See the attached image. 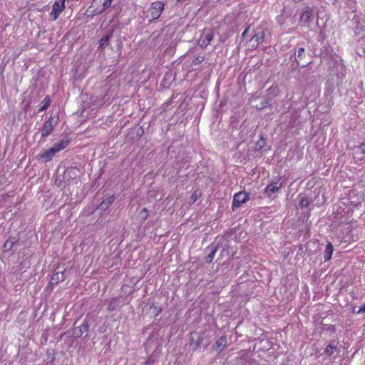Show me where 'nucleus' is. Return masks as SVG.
Listing matches in <instances>:
<instances>
[{"label":"nucleus","instance_id":"412c9836","mask_svg":"<svg viewBox=\"0 0 365 365\" xmlns=\"http://www.w3.org/2000/svg\"><path fill=\"white\" fill-rule=\"evenodd\" d=\"M110 37H111V34H108V35H106L105 36H103V38H101V40L99 41L98 49L103 50L106 46H108Z\"/></svg>","mask_w":365,"mask_h":365},{"label":"nucleus","instance_id":"39448f33","mask_svg":"<svg viewBox=\"0 0 365 365\" xmlns=\"http://www.w3.org/2000/svg\"><path fill=\"white\" fill-rule=\"evenodd\" d=\"M282 187L281 178H277V180L272 181L265 187L263 193L267 197H271L273 194L278 192Z\"/></svg>","mask_w":365,"mask_h":365},{"label":"nucleus","instance_id":"6ab92c4d","mask_svg":"<svg viewBox=\"0 0 365 365\" xmlns=\"http://www.w3.org/2000/svg\"><path fill=\"white\" fill-rule=\"evenodd\" d=\"M336 348L337 344L334 340H333L324 349V353L327 356H331L336 351Z\"/></svg>","mask_w":365,"mask_h":365},{"label":"nucleus","instance_id":"393cba45","mask_svg":"<svg viewBox=\"0 0 365 365\" xmlns=\"http://www.w3.org/2000/svg\"><path fill=\"white\" fill-rule=\"evenodd\" d=\"M118 306V300L116 299H113L108 305V311H113Z\"/></svg>","mask_w":365,"mask_h":365},{"label":"nucleus","instance_id":"9b49d317","mask_svg":"<svg viewBox=\"0 0 365 365\" xmlns=\"http://www.w3.org/2000/svg\"><path fill=\"white\" fill-rule=\"evenodd\" d=\"M89 325L87 321L84 320L83 322L78 327H76L73 329L72 336L74 338L81 337L83 334L88 332Z\"/></svg>","mask_w":365,"mask_h":365},{"label":"nucleus","instance_id":"2eb2a0df","mask_svg":"<svg viewBox=\"0 0 365 365\" xmlns=\"http://www.w3.org/2000/svg\"><path fill=\"white\" fill-rule=\"evenodd\" d=\"M66 279L63 272H58L52 274L49 284L51 285H56L59 282H63Z\"/></svg>","mask_w":365,"mask_h":365},{"label":"nucleus","instance_id":"4be33fe9","mask_svg":"<svg viewBox=\"0 0 365 365\" xmlns=\"http://www.w3.org/2000/svg\"><path fill=\"white\" fill-rule=\"evenodd\" d=\"M16 242V240H15L14 238H10V239L7 240L4 245V251L5 252L10 251L12 249V247H14V245L15 244Z\"/></svg>","mask_w":365,"mask_h":365},{"label":"nucleus","instance_id":"a878e982","mask_svg":"<svg viewBox=\"0 0 365 365\" xmlns=\"http://www.w3.org/2000/svg\"><path fill=\"white\" fill-rule=\"evenodd\" d=\"M216 252H217V248H216V247H215V248H213V249L211 250V252H210V254L207 256V258H206V259H207V262H209V263H210V262H211L212 261V259H213V258H214V257H215V254H216Z\"/></svg>","mask_w":365,"mask_h":365},{"label":"nucleus","instance_id":"aec40b11","mask_svg":"<svg viewBox=\"0 0 365 365\" xmlns=\"http://www.w3.org/2000/svg\"><path fill=\"white\" fill-rule=\"evenodd\" d=\"M114 200V196L112 195L105 200L102 201L101 204L98 205V209L101 210H106L108 209V207L112 204V202Z\"/></svg>","mask_w":365,"mask_h":365},{"label":"nucleus","instance_id":"4468645a","mask_svg":"<svg viewBox=\"0 0 365 365\" xmlns=\"http://www.w3.org/2000/svg\"><path fill=\"white\" fill-rule=\"evenodd\" d=\"M227 346V339L226 336L220 337L215 345L213 346V349L215 350L217 353H220Z\"/></svg>","mask_w":365,"mask_h":365},{"label":"nucleus","instance_id":"bb28decb","mask_svg":"<svg viewBox=\"0 0 365 365\" xmlns=\"http://www.w3.org/2000/svg\"><path fill=\"white\" fill-rule=\"evenodd\" d=\"M204 60V56H197L195 58V59L192 62V66H196L200 64Z\"/></svg>","mask_w":365,"mask_h":365},{"label":"nucleus","instance_id":"f704fd0d","mask_svg":"<svg viewBox=\"0 0 365 365\" xmlns=\"http://www.w3.org/2000/svg\"><path fill=\"white\" fill-rule=\"evenodd\" d=\"M192 197H193L194 200H196V198L194 197V195H192Z\"/></svg>","mask_w":365,"mask_h":365},{"label":"nucleus","instance_id":"dca6fc26","mask_svg":"<svg viewBox=\"0 0 365 365\" xmlns=\"http://www.w3.org/2000/svg\"><path fill=\"white\" fill-rule=\"evenodd\" d=\"M71 140L69 138L62 139L59 143H56L52 147L56 153H58L64 148H66L70 143Z\"/></svg>","mask_w":365,"mask_h":365},{"label":"nucleus","instance_id":"c9c22d12","mask_svg":"<svg viewBox=\"0 0 365 365\" xmlns=\"http://www.w3.org/2000/svg\"><path fill=\"white\" fill-rule=\"evenodd\" d=\"M109 1L112 3V1H113V0H109Z\"/></svg>","mask_w":365,"mask_h":365},{"label":"nucleus","instance_id":"473e14b6","mask_svg":"<svg viewBox=\"0 0 365 365\" xmlns=\"http://www.w3.org/2000/svg\"><path fill=\"white\" fill-rule=\"evenodd\" d=\"M192 197H193L194 200H196V198L194 197V195H192Z\"/></svg>","mask_w":365,"mask_h":365},{"label":"nucleus","instance_id":"f3484780","mask_svg":"<svg viewBox=\"0 0 365 365\" xmlns=\"http://www.w3.org/2000/svg\"><path fill=\"white\" fill-rule=\"evenodd\" d=\"M213 33L210 31L205 35L203 38L200 39V45L202 48H206L213 39Z\"/></svg>","mask_w":365,"mask_h":365},{"label":"nucleus","instance_id":"72a5a7b5","mask_svg":"<svg viewBox=\"0 0 365 365\" xmlns=\"http://www.w3.org/2000/svg\"><path fill=\"white\" fill-rule=\"evenodd\" d=\"M192 197H193L194 200H196V198L194 197V195H192Z\"/></svg>","mask_w":365,"mask_h":365},{"label":"nucleus","instance_id":"7c9ffc66","mask_svg":"<svg viewBox=\"0 0 365 365\" xmlns=\"http://www.w3.org/2000/svg\"><path fill=\"white\" fill-rule=\"evenodd\" d=\"M355 313L357 314H361V313H365V304L364 305H362L361 307H360L359 310L355 312Z\"/></svg>","mask_w":365,"mask_h":365},{"label":"nucleus","instance_id":"423d86ee","mask_svg":"<svg viewBox=\"0 0 365 365\" xmlns=\"http://www.w3.org/2000/svg\"><path fill=\"white\" fill-rule=\"evenodd\" d=\"M164 7L165 4L162 1H155L152 3L148 10V13H150V16L152 20L158 19L160 16Z\"/></svg>","mask_w":365,"mask_h":365},{"label":"nucleus","instance_id":"1a4fd4ad","mask_svg":"<svg viewBox=\"0 0 365 365\" xmlns=\"http://www.w3.org/2000/svg\"><path fill=\"white\" fill-rule=\"evenodd\" d=\"M266 29L263 28H257L255 33L251 38L252 42H255V46H258L264 42L265 38Z\"/></svg>","mask_w":365,"mask_h":365},{"label":"nucleus","instance_id":"7ed1b4c3","mask_svg":"<svg viewBox=\"0 0 365 365\" xmlns=\"http://www.w3.org/2000/svg\"><path fill=\"white\" fill-rule=\"evenodd\" d=\"M58 123V116L51 114L48 119L43 123L41 129V138H45L51 134L54 127Z\"/></svg>","mask_w":365,"mask_h":365},{"label":"nucleus","instance_id":"0eeeda50","mask_svg":"<svg viewBox=\"0 0 365 365\" xmlns=\"http://www.w3.org/2000/svg\"><path fill=\"white\" fill-rule=\"evenodd\" d=\"M249 194L245 192H239L234 195L232 208L235 210L249 200Z\"/></svg>","mask_w":365,"mask_h":365},{"label":"nucleus","instance_id":"20e7f679","mask_svg":"<svg viewBox=\"0 0 365 365\" xmlns=\"http://www.w3.org/2000/svg\"><path fill=\"white\" fill-rule=\"evenodd\" d=\"M277 23L282 26L290 23L291 25L294 24V18L292 12L289 9L284 8L281 14L277 16Z\"/></svg>","mask_w":365,"mask_h":365},{"label":"nucleus","instance_id":"f257e3e1","mask_svg":"<svg viewBox=\"0 0 365 365\" xmlns=\"http://www.w3.org/2000/svg\"><path fill=\"white\" fill-rule=\"evenodd\" d=\"M289 60L291 61V68L293 69L297 66L304 67L310 63L305 47L299 45L290 51Z\"/></svg>","mask_w":365,"mask_h":365},{"label":"nucleus","instance_id":"a211bd4d","mask_svg":"<svg viewBox=\"0 0 365 365\" xmlns=\"http://www.w3.org/2000/svg\"><path fill=\"white\" fill-rule=\"evenodd\" d=\"M333 251L334 248L331 242H328L324 252V262H327L331 259Z\"/></svg>","mask_w":365,"mask_h":365},{"label":"nucleus","instance_id":"9d476101","mask_svg":"<svg viewBox=\"0 0 365 365\" xmlns=\"http://www.w3.org/2000/svg\"><path fill=\"white\" fill-rule=\"evenodd\" d=\"M312 16L313 9L309 6H306L299 19V24L301 26H306L307 24L311 21Z\"/></svg>","mask_w":365,"mask_h":365},{"label":"nucleus","instance_id":"ddd939ff","mask_svg":"<svg viewBox=\"0 0 365 365\" xmlns=\"http://www.w3.org/2000/svg\"><path fill=\"white\" fill-rule=\"evenodd\" d=\"M56 153V151L51 147L39 154L38 159L43 160V162H49L52 160Z\"/></svg>","mask_w":365,"mask_h":365},{"label":"nucleus","instance_id":"2f4dec72","mask_svg":"<svg viewBox=\"0 0 365 365\" xmlns=\"http://www.w3.org/2000/svg\"><path fill=\"white\" fill-rule=\"evenodd\" d=\"M250 26H249L248 27H247V28L245 29L244 32H243V33H242V38H245V36H246L247 33V32L249 31V30H250Z\"/></svg>","mask_w":365,"mask_h":365},{"label":"nucleus","instance_id":"f8f14e48","mask_svg":"<svg viewBox=\"0 0 365 365\" xmlns=\"http://www.w3.org/2000/svg\"><path fill=\"white\" fill-rule=\"evenodd\" d=\"M96 5L101 6V7L95 9V12L96 14H101L110 6L111 2L109 0H94L93 6Z\"/></svg>","mask_w":365,"mask_h":365},{"label":"nucleus","instance_id":"b1692460","mask_svg":"<svg viewBox=\"0 0 365 365\" xmlns=\"http://www.w3.org/2000/svg\"><path fill=\"white\" fill-rule=\"evenodd\" d=\"M43 105L41 107L38 109V112H42L47 109V108L49 106L51 103V99L49 96H46L42 102Z\"/></svg>","mask_w":365,"mask_h":365},{"label":"nucleus","instance_id":"f03ea898","mask_svg":"<svg viewBox=\"0 0 365 365\" xmlns=\"http://www.w3.org/2000/svg\"><path fill=\"white\" fill-rule=\"evenodd\" d=\"M210 340L206 339L205 333H192L190 336V346L192 350H197L201 345L206 349L210 345Z\"/></svg>","mask_w":365,"mask_h":365},{"label":"nucleus","instance_id":"c85d7f7f","mask_svg":"<svg viewBox=\"0 0 365 365\" xmlns=\"http://www.w3.org/2000/svg\"><path fill=\"white\" fill-rule=\"evenodd\" d=\"M264 145V140L262 138H260L257 143V147L258 148V149H261L263 148Z\"/></svg>","mask_w":365,"mask_h":365},{"label":"nucleus","instance_id":"5701e85b","mask_svg":"<svg viewBox=\"0 0 365 365\" xmlns=\"http://www.w3.org/2000/svg\"><path fill=\"white\" fill-rule=\"evenodd\" d=\"M148 210L147 208L145 207L139 212L138 215V218L139 219V220L144 222L148 217Z\"/></svg>","mask_w":365,"mask_h":365},{"label":"nucleus","instance_id":"cd10ccee","mask_svg":"<svg viewBox=\"0 0 365 365\" xmlns=\"http://www.w3.org/2000/svg\"><path fill=\"white\" fill-rule=\"evenodd\" d=\"M309 202L308 199L306 197H303L302 199H301L299 202V206L301 207V208H304L309 205Z\"/></svg>","mask_w":365,"mask_h":365},{"label":"nucleus","instance_id":"c756f323","mask_svg":"<svg viewBox=\"0 0 365 365\" xmlns=\"http://www.w3.org/2000/svg\"><path fill=\"white\" fill-rule=\"evenodd\" d=\"M358 150H359L360 153L365 154V144L361 143L358 146Z\"/></svg>","mask_w":365,"mask_h":365},{"label":"nucleus","instance_id":"6e6552de","mask_svg":"<svg viewBox=\"0 0 365 365\" xmlns=\"http://www.w3.org/2000/svg\"><path fill=\"white\" fill-rule=\"evenodd\" d=\"M65 1L66 0H58L54 2L52 11L50 13V16L53 21L56 20L60 14L63 11L65 8Z\"/></svg>","mask_w":365,"mask_h":365}]
</instances>
